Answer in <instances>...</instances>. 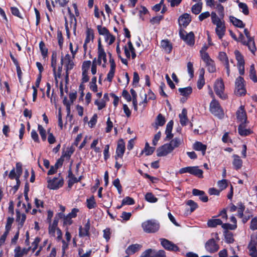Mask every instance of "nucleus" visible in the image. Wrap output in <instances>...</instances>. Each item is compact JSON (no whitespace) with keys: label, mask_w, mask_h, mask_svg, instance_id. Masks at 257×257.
Instances as JSON below:
<instances>
[{"label":"nucleus","mask_w":257,"mask_h":257,"mask_svg":"<svg viewBox=\"0 0 257 257\" xmlns=\"http://www.w3.org/2000/svg\"><path fill=\"white\" fill-rule=\"evenodd\" d=\"M74 66V62L73 60L69 61V62H67L65 65V70H66V75H65V79L67 81L68 80L69 78V71L72 70Z\"/></svg>","instance_id":"ea45409f"},{"label":"nucleus","mask_w":257,"mask_h":257,"mask_svg":"<svg viewBox=\"0 0 257 257\" xmlns=\"http://www.w3.org/2000/svg\"><path fill=\"white\" fill-rule=\"evenodd\" d=\"M90 228V221L88 219L87 222L85 224L84 227L81 226L79 227V235L80 237L89 236V230Z\"/></svg>","instance_id":"6ab92c4d"},{"label":"nucleus","mask_w":257,"mask_h":257,"mask_svg":"<svg viewBox=\"0 0 257 257\" xmlns=\"http://www.w3.org/2000/svg\"><path fill=\"white\" fill-rule=\"evenodd\" d=\"M237 119L240 123H245L247 121V115L244 106L241 105L236 112Z\"/></svg>","instance_id":"dca6fc26"},{"label":"nucleus","mask_w":257,"mask_h":257,"mask_svg":"<svg viewBox=\"0 0 257 257\" xmlns=\"http://www.w3.org/2000/svg\"><path fill=\"white\" fill-rule=\"evenodd\" d=\"M193 149L196 151H201L203 156H204L207 149V146L200 142L196 141L193 145Z\"/></svg>","instance_id":"b1692460"},{"label":"nucleus","mask_w":257,"mask_h":257,"mask_svg":"<svg viewBox=\"0 0 257 257\" xmlns=\"http://www.w3.org/2000/svg\"><path fill=\"white\" fill-rule=\"evenodd\" d=\"M191 22V17L190 14L184 13L181 15L178 18V23L179 25V29L180 28H186Z\"/></svg>","instance_id":"4468645a"},{"label":"nucleus","mask_w":257,"mask_h":257,"mask_svg":"<svg viewBox=\"0 0 257 257\" xmlns=\"http://www.w3.org/2000/svg\"><path fill=\"white\" fill-rule=\"evenodd\" d=\"M161 45L162 48L168 54H170L173 48L172 43L168 39L162 40L161 42Z\"/></svg>","instance_id":"bb28decb"},{"label":"nucleus","mask_w":257,"mask_h":257,"mask_svg":"<svg viewBox=\"0 0 257 257\" xmlns=\"http://www.w3.org/2000/svg\"><path fill=\"white\" fill-rule=\"evenodd\" d=\"M166 122V118L162 113H159L157 116L155 122L152 123V126L157 130L159 126H163Z\"/></svg>","instance_id":"a211bd4d"},{"label":"nucleus","mask_w":257,"mask_h":257,"mask_svg":"<svg viewBox=\"0 0 257 257\" xmlns=\"http://www.w3.org/2000/svg\"><path fill=\"white\" fill-rule=\"evenodd\" d=\"M87 207L89 209L94 208L96 207V203L94 196H91L89 198L86 199Z\"/></svg>","instance_id":"a19ab883"},{"label":"nucleus","mask_w":257,"mask_h":257,"mask_svg":"<svg viewBox=\"0 0 257 257\" xmlns=\"http://www.w3.org/2000/svg\"><path fill=\"white\" fill-rule=\"evenodd\" d=\"M16 176L15 178L20 179L23 173L22 164L21 162H17L16 164Z\"/></svg>","instance_id":"a18cd8bd"},{"label":"nucleus","mask_w":257,"mask_h":257,"mask_svg":"<svg viewBox=\"0 0 257 257\" xmlns=\"http://www.w3.org/2000/svg\"><path fill=\"white\" fill-rule=\"evenodd\" d=\"M205 85V79L204 78V75L200 74L199 76V79L197 81V86L199 89L202 88L203 86Z\"/></svg>","instance_id":"bf43d9fd"},{"label":"nucleus","mask_w":257,"mask_h":257,"mask_svg":"<svg viewBox=\"0 0 257 257\" xmlns=\"http://www.w3.org/2000/svg\"><path fill=\"white\" fill-rule=\"evenodd\" d=\"M143 252L145 257H156V250L154 249L149 248Z\"/></svg>","instance_id":"3c124183"},{"label":"nucleus","mask_w":257,"mask_h":257,"mask_svg":"<svg viewBox=\"0 0 257 257\" xmlns=\"http://www.w3.org/2000/svg\"><path fill=\"white\" fill-rule=\"evenodd\" d=\"M245 123H240L238 127V132L242 137H245L250 135L251 133L249 129L245 128Z\"/></svg>","instance_id":"c85d7f7f"},{"label":"nucleus","mask_w":257,"mask_h":257,"mask_svg":"<svg viewBox=\"0 0 257 257\" xmlns=\"http://www.w3.org/2000/svg\"><path fill=\"white\" fill-rule=\"evenodd\" d=\"M96 77L94 76L92 77L91 81L90 83V89L94 92H96L97 91V86L96 84Z\"/></svg>","instance_id":"603ef678"},{"label":"nucleus","mask_w":257,"mask_h":257,"mask_svg":"<svg viewBox=\"0 0 257 257\" xmlns=\"http://www.w3.org/2000/svg\"><path fill=\"white\" fill-rule=\"evenodd\" d=\"M179 173L180 174L188 173L199 178H203V172L199 168L198 166H188L182 168L179 170Z\"/></svg>","instance_id":"f03ea898"},{"label":"nucleus","mask_w":257,"mask_h":257,"mask_svg":"<svg viewBox=\"0 0 257 257\" xmlns=\"http://www.w3.org/2000/svg\"><path fill=\"white\" fill-rule=\"evenodd\" d=\"M145 199L150 203H155L158 201V198L151 192L146 193L145 195Z\"/></svg>","instance_id":"c03bdc74"},{"label":"nucleus","mask_w":257,"mask_h":257,"mask_svg":"<svg viewBox=\"0 0 257 257\" xmlns=\"http://www.w3.org/2000/svg\"><path fill=\"white\" fill-rule=\"evenodd\" d=\"M245 81L241 76L238 77L235 82L234 93L238 96L244 95L246 93V90L244 85Z\"/></svg>","instance_id":"20e7f679"},{"label":"nucleus","mask_w":257,"mask_h":257,"mask_svg":"<svg viewBox=\"0 0 257 257\" xmlns=\"http://www.w3.org/2000/svg\"><path fill=\"white\" fill-rule=\"evenodd\" d=\"M64 184L63 179L58 180L57 178L54 177L52 179L48 180L47 187L52 190H57L62 187Z\"/></svg>","instance_id":"ddd939ff"},{"label":"nucleus","mask_w":257,"mask_h":257,"mask_svg":"<svg viewBox=\"0 0 257 257\" xmlns=\"http://www.w3.org/2000/svg\"><path fill=\"white\" fill-rule=\"evenodd\" d=\"M205 248L208 252L214 253L218 250L219 245L214 238H211L206 242Z\"/></svg>","instance_id":"2eb2a0df"},{"label":"nucleus","mask_w":257,"mask_h":257,"mask_svg":"<svg viewBox=\"0 0 257 257\" xmlns=\"http://www.w3.org/2000/svg\"><path fill=\"white\" fill-rule=\"evenodd\" d=\"M208 71L210 73H214L216 71V67L214 61L212 59L210 61L205 63Z\"/></svg>","instance_id":"37998d69"},{"label":"nucleus","mask_w":257,"mask_h":257,"mask_svg":"<svg viewBox=\"0 0 257 257\" xmlns=\"http://www.w3.org/2000/svg\"><path fill=\"white\" fill-rule=\"evenodd\" d=\"M212 22L214 25H216V27L218 25H222V22L220 19L217 16L215 12L211 13Z\"/></svg>","instance_id":"49530a36"},{"label":"nucleus","mask_w":257,"mask_h":257,"mask_svg":"<svg viewBox=\"0 0 257 257\" xmlns=\"http://www.w3.org/2000/svg\"><path fill=\"white\" fill-rule=\"evenodd\" d=\"M224 235L225 239V242L227 243H232L234 241L233 238V234L232 232L228 230H225L224 231Z\"/></svg>","instance_id":"f704fd0d"},{"label":"nucleus","mask_w":257,"mask_h":257,"mask_svg":"<svg viewBox=\"0 0 257 257\" xmlns=\"http://www.w3.org/2000/svg\"><path fill=\"white\" fill-rule=\"evenodd\" d=\"M257 234H253L251 235L250 241L249 242L247 248L249 254L251 257H257Z\"/></svg>","instance_id":"6e6552de"},{"label":"nucleus","mask_w":257,"mask_h":257,"mask_svg":"<svg viewBox=\"0 0 257 257\" xmlns=\"http://www.w3.org/2000/svg\"><path fill=\"white\" fill-rule=\"evenodd\" d=\"M222 224V221L220 219H210L207 221V225L210 227H215L217 225Z\"/></svg>","instance_id":"c9c22d12"},{"label":"nucleus","mask_w":257,"mask_h":257,"mask_svg":"<svg viewBox=\"0 0 257 257\" xmlns=\"http://www.w3.org/2000/svg\"><path fill=\"white\" fill-rule=\"evenodd\" d=\"M142 247V245L137 243L131 244L126 249L125 253L128 255L133 254L138 251Z\"/></svg>","instance_id":"393cba45"},{"label":"nucleus","mask_w":257,"mask_h":257,"mask_svg":"<svg viewBox=\"0 0 257 257\" xmlns=\"http://www.w3.org/2000/svg\"><path fill=\"white\" fill-rule=\"evenodd\" d=\"M38 130L41 137L42 140L45 141L47 138L46 132L45 129L41 125L38 124Z\"/></svg>","instance_id":"8fccbe9b"},{"label":"nucleus","mask_w":257,"mask_h":257,"mask_svg":"<svg viewBox=\"0 0 257 257\" xmlns=\"http://www.w3.org/2000/svg\"><path fill=\"white\" fill-rule=\"evenodd\" d=\"M186 205H188L190 207V212H193L197 209L198 207L197 203L194 202L192 200H189L186 202Z\"/></svg>","instance_id":"5fc2aeb1"},{"label":"nucleus","mask_w":257,"mask_h":257,"mask_svg":"<svg viewBox=\"0 0 257 257\" xmlns=\"http://www.w3.org/2000/svg\"><path fill=\"white\" fill-rule=\"evenodd\" d=\"M181 95L188 97L192 93V88L191 86H188L184 88H179L178 89Z\"/></svg>","instance_id":"2f4dec72"},{"label":"nucleus","mask_w":257,"mask_h":257,"mask_svg":"<svg viewBox=\"0 0 257 257\" xmlns=\"http://www.w3.org/2000/svg\"><path fill=\"white\" fill-rule=\"evenodd\" d=\"M112 184L117 189L118 193L120 194L122 192V186L120 183V180L118 178L115 179L113 182Z\"/></svg>","instance_id":"4d7b16f0"},{"label":"nucleus","mask_w":257,"mask_h":257,"mask_svg":"<svg viewBox=\"0 0 257 257\" xmlns=\"http://www.w3.org/2000/svg\"><path fill=\"white\" fill-rule=\"evenodd\" d=\"M113 123L110 120V117H108L106 121V127L105 128V132L107 133H110L111 131Z\"/></svg>","instance_id":"774afa93"},{"label":"nucleus","mask_w":257,"mask_h":257,"mask_svg":"<svg viewBox=\"0 0 257 257\" xmlns=\"http://www.w3.org/2000/svg\"><path fill=\"white\" fill-rule=\"evenodd\" d=\"M217 185L221 190L225 189L228 186L227 180L225 179L219 181L217 183Z\"/></svg>","instance_id":"338daca9"},{"label":"nucleus","mask_w":257,"mask_h":257,"mask_svg":"<svg viewBox=\"0 0 257 257\" xmlns=\"http://www.w3.org/2000/svg\"><path fill=\"white\" fill-rule=\"evenodd\" d=\"M245 205L244 203L240 201L237 203V206L235 205L233 203L230 204L229 207V211L231 212H233L235 211L237 209V216L239 218H242L243 216V212L245 210Z\"/></svg>","instance_id":"9d476101"},{"label":"nucleus","mask_w":257,"mask_h":257,"mask_svg":"<svg viewBox=\"0 0 257 257\" xmlns=\"http://www.w3.org/2000/svg\"><path fill=\"white\" fill-rule=\"evenodd\" d=\"M74 151L75 149L72 146L68 147L66 151L63 152L61 157H62L63 159H64V157H66L67 160H68L70 159L71 155L73 154Z\"/></svg>","instance_id":"72a5a7b5"},{"label":"nucleus","mask_w":257,"mask_h":257,"mask_svg":"<svg viewBox=\"0 0 257 257\" xmlns=\"http://www.w3.org/2000/svg\"><path fill=\"white\" fill-rule=\"evenodd\" d=\"M179 117L180 124L182 126L186 125L188 121V118L187 117V110L186 108H184L182 110L181 113L179 114Z\"/></svg>","instance_id":"cd10ccee"},{"label":"nucleus","mask_w":257,"mask_h":257,"mask_svg":"<svg viewBox=\"0 0 257 257\" xmlns=\"http://www.w3.org/2000/svg\"><path fill=\"white\" fill-rule=\"evenodd\" d=\"M57 52L53 51L51 56V65L53 69V74L55 78L56 79V64H57Z\"/></svg>","instance_id":"c756f323"},{"label":"nucleus","mask_w":257,"mask_h":257,"mask_svg":"<svg viewBox=\"0 0 257 257\" xmlns=\"http://www.w3.org/2000/svg\"><path fill=\"white\" fill-rule=\"evenodd\" d=\"M11 11L12 14L13 15H14L20 19H23V17L21 16V15L20 14L19 10L17 7H11Z\"/></svg>","instance_id":"e2e57ef3"},{"label":"nucleus","mask_w":257,"mask_h":257,"mask_svg":"<svg viewBox=\"0 0 257 257\" xmlns=\"http://www.w3.org/2000/svg\"><path fill=\"white\" fill-rule=\"evenodd\" d=\"M244 33L247 38V46L249 50L254 55L256 50L255 42L253 39L250 36L249 32L247 29H244Z\"/></svg>","instance_id":"f3484780"},{"label":"nucleus","mask_w":257,"mask_h":257,"mask_svg":"<svg viewBox=\"0 0 257 257\" xmlns=\"http://www.w3.org/2000/svg\"><path fill=\"white\" fill-rule=\"evenodd\" d=\"M234 55L235 56V59L237 61V66L238 69L239 73L240 75H243L244 74L245 61L244 57L237 50H235Z\"/></svg>","instance_id":"0eeeda50"},{"label":"nucleus","mask_w":257,"mask_h":257,"mask_svg":"<svg viewBox=\"0 0 257 257\" xmlns=\"http://www.w3.org/2000/svg\"><path fill=\"white\" fill-rule=\"evenodd\" d=\"M218 58L222 63L229 60L226 53L224 52H219Z\"/></svg>","instance_id":"69168bd1"},{"label":"nucleus","mask_w":257,"mask_h":257,"mask_svg":"<svg viewBox=\"0 0 257 257\" xmlns=\"http://www.w3.org/2000/svg\"><path fill=\"white\" fill-rule=\"evenodd\" d=\"M249 73L250 78L254 82H257V77L256 76V71L255 70L254 64H252L250 66Z\"/></svg>","instance_id":"4c0bfd02"},{"label":"nucleus","mask_w":257,"mask_h":257,"mask_svg":"<svg viewBox=\"0 0 257 257\" xmlns=\"http://www.w3.org/2000/svg\"><path fill=\"white\" fill-rule=\"evenodd\" d=\"M209 110L212 114L219 118H222L224 116L223 109L219 101L215 98L211 100L209 105Z\"/></svg>","instance_id":"f257e3e1"},{"label":"nucleus","mask_w":257,"mask_h":257,"mask_svg":"<svg viewBox=\"0 0 257 257\" xmlns=\"http://www.w3.org/2000/svg\"><path fill=\"white\" fill-rule=\"evenodd\" d=\"M86 38L85 41L86 43H89L90 40H93L94 37L93 30L91 28H87L86 32Z\"/></svg>","instance_id":"58836bf2"},{"label":"nucleus","mask_w":257,"mask_h":257,"mask_svg":"<svg viewBox=\"0 0 257 257\" xmlns=\"http://www.w3.org/2000/svg\"><path fill=\"white\" fill-rule=\"evenodd\" d=\"M179 36L180 38L189 46H193L195 43V35L193 32L187 33L183 28L179 29Z\"/></svg>","instance_id":"39448f33"},{"label":"nucleus","mask_w":257,"mask_h":257,"mask_svg":"<svg viewBox=\"0 0 257 257\" xmlns=\"http://www.w3.org/2000/svg\"><path fill=\"white\" fill-rule=\"evenodd\" d=\"M237 224H231L230 223H225L222 224V227L225 230H235L237 228Z\"/></svg>","instance_id":"13d9d810"},{"label":"nucleus","mask_w":257,"mask_h":257,"mask_svg":"<svg viewBox=\"0 0 257 257\" xmlns=\"http://www.w3.org/2000/svg\"><path fill=\"white\" fill-rule=\"evenodd\" d=\"M215 32L218 38L221 40L225 34V27L222 23V25H218L216 27Z\"/></svg>","instance_id":"473e14b6"},{"label":"nucleus","mask_w":257,"mask_h":257,"mask_svg":"<svg viewBox=\"0 0 257 257\" xmlns=\"http://www.w3.org/2000/svg\"><path fill=\"white\" fill-rule=\"evenodd\" d=\"M39 48L43 57L45 58L48 56V50L43 41H40L39 43Z\"/></svg>","instance_id":"79ce46f5"},{"label":"nucleus","mask_w":257,"mask_h":257,"mask_svg":"<svg viewBox=\"0 0 257 257\" xmlns=\"http://www.w3.org/2000/svg\"><path fill=\"white\" fill-rule=\"evenodd\" d=\"M214 90L215 94L222 99H225L227 98V95L224 93V84L222 79H218L215 81Z\"/></svg>","instance_id":"423d86ee"},{"label":"nucleus","mask_w":257,"mask_h":257,"mask_svg":"<svg viewBox=\"0 0 257 257\" xmlns=\"http://www.w3.org/2000/svg\"><path fill=\"white\" fill-rule=\"evenodd\" d=\"M142 227L145 232L155 233L159 229L160 225L154 220H148L142 223Z\"/></svg>","instance_id":"7ed1b4c3"},{"label":"nucleus","mask_w":257,"mask_h":257,"mask_svg":"<svg viewBox=\"0 0 257 257\" xmlns=\"http://www.w3.org/2000/svg\"><path fill=\"white\" fill-rule=\"evenodd\" d=\"M97 29L99 35H107L110 32L109 30L105 27H102L101 25H98Z\"/></svg>","instance_id":"6e6d98bb"},{"label":"nucleus","mask_w":257,"mask_h":257,"mask_svg":"<svg viewBox=\"0 0 257 257\" xmlns=\"http://www.w3.org/2000/svg\"><path fill=\"white\" fill-rule=\"evenodd\" d=\"M229 19L232 24L236 27L243 28L245 27V24L241 20L235 18L234 16H230Z\"/></svg>","instance_id":"7c9ffc66"},{"label":"nucleus","mask_w":257,"mask_h":257,"mask_svg":"<svg viewBox=\"0 0 257 257\" xmlns=\"http://www.w3.org/2000/svg\"><path fill=\"white\" fill-rule=\"evenodd\" d=\"M173 151V148L171 147L170 144L168 143L159 147L157 150V156L158 157L166 156Z\"/></svg>","instance_id":"9b49d317"},{"label":"nucleus","mask_w":257,"mask_h":257,"mask_svg":"<svg viewBox=\"0 0 257 257\" xmlns=\"http://www.w3.org/2000/svg\"><path fill=\"white\" fill-rule=\"evenodd\" d=\"M94 104L97 106L98 110H101L106 106L105 101L103 99H101L100 101L98 100H95Z\"/></svg>","instance_id":"680f3d73"},{"label":"nucleus","mask_w":257,"mask_h":257,"mask_svg":"<svg viewBox=\"0 0 257 257\" xmlns=\"http://www.w3.org/2000/svg\"><path fill=\"white\" fill-rule=\"evenodd\" d=\"M59 222V218L57 216L54 217L53 223L51 224H49V228H48V232L49 234L52 236H55V231L57 230L58 223Z\"/></svg>","instance_id":"412c9836"},{"label":"nucleus","mask_w":257,"mask_h":257,"mask_svg":"<svg viewBox=\"0 0 257 257\" xmlns=\"http://www.w3.org/2000/svg\"><path fill=\"white\" fill-rule=\"evenodd\" d=\"M238 7L241 9V12L245 15H248L249 14V10L247 5L245 3L239 2L238 3Z\"/></svg>","instance_id":"864d4df0"},{"label":"nucleus","mask_w":257,"mask_h":257,"mask_svg":"<svg viewBox=\"0 0 257 257\" xmlns=\"http://www.w3.org/2000/svg\"><path fill=\"white\" fill-rule=\"evenodd\" d=\"M192 194L194 196H199V199L203 202H206L208 200V196L203 191L197 189H193L192 190Z\"/></svg>","instance_id":"4be33fe9"},{"label":"nucleus","mask_w":257,"mask_h":257,"mask_svg":"<svg viewBox=\"0 0 257 257\" xmlns=\"http://www.w3.org/2000/svg\"><path fill=\"white\" fill-rule=\"evenodd\" d=\"M202 9V3H197L191 8L192 13L195 15L200 14Z\"/></svg>","instance_id":"e433bc0d"},{"label":"nucleus","mask_w":257,"mask_h":257,"mask_svg":"<svg viewBox=\"0 0 257 257\" xmlns=\"http://www.w3.org/2000/svg\"><path fill=\"white\" fill-rule=\"evenodd\" d=\"M125 150V143L122 139H120L117 144L115 153L118 155H122L123 156Z\"/></svg>","instance_id":"5701e85b"},{"label":"nucleus","mask_w":257,"mask_h":257,"mask_svg":"<svg viewBox=\"0 0 257 257\" xmlns=\"http://www.w3.org/2000/svg\"><path fill=\"white\" fill-rule=\"evenodd\" d=\"M187 71L190 78H192L194 76V68L193 63L191 62L187 63Z\"/></svg>","instance_id":"0e129e2a"},{"label":"nucleus","mask_w":257,"mask_h":257,"mask_svg":"<svg viewBox=\"0 0 257 257\" xmlns=\"http://www.w3.org/2000/svg\"><path fill=\"white\" fill-rule=\"evenodd\" d=\"M160 241L161 245L167 250L175 252L180 250L179 247L176 244L167 239L161 238Z\"/></svg>","instance_id":"1a4fd4ad"},{"label":"nucleus","mask_w":257,"mask_h":257,"mask_svg":"<svg viewBox=\"0 0 257 257\" xmlns=\"http://www.w3.org/2000/svg\"><path fill=\"white\" fill-rule=\"evenodd\" d=\"M16 222H18V229L20 230L23 227L26 219V215L24 213L21 214L20 211L16 209Z\"/></svg>","instance_id":"aec40b11"},{"label":"nucleus","mask_w":257,"mask_h":257,"mask_svg":"<svg viewBox=\"0 0 257 257\" xmlns=\"http://www.w3.org/2000/svg\"><path fill=\"white\" fill-rule=\"evenodd\" d=\"M91 62L90 60L85 61L83 62L82 65V72L85 71L86 72H88V70L90 68L91 66Z\"/></svg>","instance_id":"052dcab7"},{"label":"nucleus","mask_w":257,"mask_h":257,"mask_svg":"<svg viewBox=\"0 0 257 257\" xmlns=\"http://www.w3.org/2000/svg\"><path fill=\"white\" fill-rule=\"evenodd\" d=\"M135 203V200L129 196H126L122 200V205H132Z\"/></svg>","instance_id":"09e8293b"},{"label":"nucleus","mask_w":257,"mask_h":257,"mask_svg":"<svg viewBox=\"0 0 257 257\" xmlns=\"http://www.w3.org/2000/svg\"><path fill=\"white\" fill-rule=\"evenodd\" d=\"M103 60L104 63H106V54L101 45L100 38L98 41V59L97 63L98 64L100 65L101 64V61Z\"/></svg>","instance_id":"f8f14e48"},{"label":"nucleus","mask_w":257,"mask_h":257,"mask_svg":"<svg viewBox=\"0 0 257 257\" xmlns=\"http://www.w3.org/2000/svg\"><path fill=\"white\" fill-rule=\"evenodd\" d=\"M233 160L232 161V165L234 169L238 170L241 169L242 166V161L237 155L234 154L232 155Z\"/></svg>","instance_id":"a878e982"},{"label":"nucleus","mask_w":257,"mask_h":257,"mask_svg":"<svg viewBox=\"0 0 257 257\" xmlns=\"http://www.w3.org/2000/svg\"><path fill=\"white\" fill-rule=\"evenodd\" d=\"M168 144H170L171 147L173 148V150L178 147L181 144L180 139L178 138H175L172 139L170 143H168Z\"/></svg>","instance_id":"de8ad7c7"}]
</instances>
